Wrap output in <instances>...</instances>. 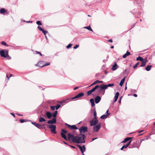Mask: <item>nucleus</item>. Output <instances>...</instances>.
<instances>
[{"label":"nucleus","mask_w":155,"mask_h":155,"mask_svg":"<svg viewBox=\"0 0 155 155\" xmlns=\"http://www.w3.org/2000/svg\"><path fill=\"white\" fill-rule=\"evenodd\" d=\"M26 22L28 23H32V21H26Z\"/></svg>","instance_id":"59"},{"label":"nucleus","mask_w":155,"mask_h":155,"mask_svg":"<svg viewBox=\"0 0 155 155\" xmlns=\"http://www.w3.org/2000/svg\"><path fill=\"white\" fill-rule=\"evenodd\" d=\"M51 109L52 110H54L55 108V106H51L50 107Z\"/></svg>","instance_id":"43"},{"label":"nucleus","mask_w":155,"mask_h":155,"mask_svg":"<svg viewBox=\"0 0 155 155\" xmlns=\"http://www.w3.org/2000/svg\"><path fill=\"white\" fill-rule=\"evenodd\" d=\"M77 146L80 149L82 153H83V152L85 151V148L84 145H83L82 147H81L80 145H78Z\"/></svg>","instance_id":"12"},{"label":"nucleus","mask_w":155,"mask_h":155,"mask_svg":"<svg viewBox=\"0 0 155 155\" xmlns=\"http://www.w3.org/2000/svg\"><path fill=\"white\" fill-rule=\"evenodd\" d=\"M17 114L19 116H22V114Z\"/></svg>","instance_id":"61"},{"label":"nucleus","mask_w":155,"mask_h":155,"mask_svg":"<svg viewBox=\"0 0 155 155\" xmlns=\"http://www.w3.org/2000/svg\"><path fill=\"white\" fill-rule=\"evenodd\" d=\"M12 76V74H10V76L9 77L7 75H6V77H7V78H8V80H9V78H10V77H11Z\"/></svg>","instance_id":"49"},{"label":"nucleus","mask_w":155,"mask_h":155,"mask_svg":"<svg viewBox=\"0 0 155 155\" xmlns=\"http://www.w3.org/2000/svg\"><path fill=\"white\" fill-rule=\"evenodd\" d=\"M109 114V115H110V114L108 113V110H107L106 112V113L105 114Z\"/></svg>","instance_id":"50"},{"label":"nucleus","mask_w":155,"mask_h":155,"mask_svg":"<svg viewBox=\"0 0 155 155\" xmlns=\"http://www.w3.org/2000/svg\"><path fill=\"white\" fill-rule=\"evenodd\" d=\"M65 125L68 127V128H69L72 129H78V128L76 127L75 125H71L67 123L65 124Z\"/></svg>","instance_id":"13"},{"label":"nucleus","mask_w":155,"mask_h":155,"mask_svg":"<svg viewBox=\"0 0 155 155\" xmlns=\"http://www.w3.org/2000/svg\"><path fill=\"white\" fill-rule=\"evenodd\" d=\"M39 121L40 122H45L46 121V120L43 117H40L39 118Z\"/></svg>","instance_id":"24"},{"label":"nucleus","mask_w":155,"mask_h":155,"mask_svg":"<svg viewBox=\"0 0 155 155\" xmlns=\"http://www.w3.org/2000/svg\"><path fill=\"white\" fill-rule=\"evenodd\" d=\"M1 44L2 45L5 46H6L7 45L6 43L4 41L2 42Z\"/></svg>","instance_id":"41"},{"label":"nucleus","mask_w":155,"mask_h":155,"mask_svg":"<svg viewBox=\"0 0 155 155\" xmlns=\"http://www.w3.org/2000/svg\"><path fill=\"white\" fill-rule=\"evenodd\" d=\"M58 113V111H55L52 114V117H53V118H56L57 114Z\"/></svg>","instance_id":"27"},{"label":"nucleus","mask_w":155,"mask_h":155,"mask_svg":"<svg viewBox=\"0 0 155 155\" xmlns=\"http://www.w3.org/2000/svg\"><path fill=\"white\" fill-rule=\"evenodd\" d=\"M114 84H108L107 85H104V84H101L100 85H99L100 88H101V90H105L108 87H111L113 86L114 85Z\"/></svg>","instance_id":"4"},{"label":"nucleus","mask_w":155,"mask_h":155,"mask_svg":"<svg viewBox=\"0 0 155 155\" xmlns=\"http://www.w3.org/2000/svg\"><path fill=\"white\" fill-rule=\"evenodd\" d=\"M42 31L43 32V33H44L45 35H46V34L48 33V31L45 30L44 29Z\"/></svg>","instance_id":"42"},{"label":"nucleus","mask_w":155,"mask_h":155,"mask_svg":"<svg viewBox=\"0 0 155 155\" xmlns=\"http://www.w3.org/2000/svg\"><path fill=\"white\" fill-rule=\"evenodd\" d=\"M101 127V124L99 123L97 125L94 126L93 128V132H97L98 131Z\"/></svg>","instance_id":"5"},{"label":"nucleus","mask_w":155,"mask_h":155,"mask_svg":"<svg viewBox=\"0 0 155 155\" xmlns=\"http://www.w3.org/2000/svg\"><path fill=\"white\" fill-rule=\"evenodd\" d=\"M108 41L110 42H112L113 41L112 40V39H110L108 40Z\"/></svg>","instance_id":"53"},{"label":"nucleus","mask_w":155,"mask_h":155,"mask_svg":"<svg viewBox=\"0 0 155 155\" xmlns=\"http://www.w3.org/2000/svg\"><path fill=\"white\" fill-rule=\"evenodd\" d=\"M25 120L24 119H21L20 120V122L21 123H23V122H25Z\"/></svg>","instance_id":"46"},{"label":"nucleus","mask_w":155,"mask_h":155,"mask_svg":"<svg viewBox=\"0 0 155 155\" xmlns=\"http://www.w3.org/2000/svg\"><path fill=\"white\" fill-rule=\"evenodd\" d=\"M97 137L92 138V141H94V140H95V139H97Z\"/></svg>","instance_id":"55"},{"label":"nucleus","mask_w":155,"mask_h":155,"mask_svg":"<svg viewBox=\"0 0 155 155\" xmlns=\"http://www.w3.org/2000/svg\"><path fill=\"white\" fill-rule=\"evenodd\" d=\"M133 96L134 97H137V95L136 94H134V95H133Z\"/></svg>","instance_id":"52"},{"label":"nucleus","mask_w":155,"mask_h":155,"mask_svg":"<svg viewBox=\"0 0 155 155\" xmlns=\"http://www.w3.org/2000/svg\"><path fill=\"white\" fill-rule=\"evenodd\" d=\"M75 137L73 135L71 134V133H69L68 134V138L69 139H72V141L74 142V140L75 138Z\"/></svg>","instance_id":"11"},{"label":"nucleus","mask_w":155,"mask_h":155,"mask_svg":"<svg viewBox=\"0 0 155 155\" xmlns=\"http://www.w3.org/2000/svg\"><path fill=\"white\" fill-rule=\"evenodd\" d=\"M84 95V94L82 93H79L77 95H76L74 97L72 98L71 99H67L66 100H64L61 102V103H67L68 101H67L69 100V101H71L72 100L74 99L75 98H77L80 97H81L82 96H83Z\"/></svg>","instance_id":"3"},{"label":"nucleus","mask_w":155,"mask_h":155,"mask_svg":"<svg viewBox=\"0 0 155 155\" xmlns=\"http://www.w3.org/2000/svg\"><path fill=\"white\" fill-rule=\"evenodd\" d=\"M151 67V65H148L145 68V69L147 71H149L150 70Z\"/></svg>","instance_id":"33"},{"label":"nucleus","mask_w":155,"mask_h":155,"mask_svg":"<svg viewBox=\"0 0 155 155\" xmlns=\"http://www.w3.org/2000/svg\"><path fill=\"white\" fill-rule=\"evenodd\" d=\"M117 68V65L116 63H115L112 67V69L113 71H115L116 70Z\"/></svg>","instance_id":"23"},{"label":"nucleus","mask_w":155,"mask_h":155,"mask_svg":"<svg viewBox=\"0 0 155 155\" xmlns=\"http://www.w3.org/2000/svg\"><path fill=\"white\" fill-rule=\"evenodd\" d=\"M41 63V62H39L37 64H36V65L37 66H38L41 67H43L45 66L49 65L50 64V63L49 62H47L44 65H43L42 66H41L40 65V64Z\"/></svg>","instance_id":"14"},{"label":"nucleus","mask_w":155,"mask_h":155,"mask_svg":"<svg viewBox=\"0 0 155 155\" xmlns=\"http://www.w3.org/2000/svg\"><path fill=\"white\" fill-rule=\"evenodd\" d=\"M125 78L124 77L123 79H122L120 81L119 85L120 86H122L124 83V82L125 80Z\"/></svg>","instance_id":"30"},{"label":"nucleus","mask_w":155,"mask_h":155,"mask_svg":"<svg viewBox=\"0 0 155 155\" xmlns=\"http://www.w3.org/2000/svg\"><path fill=\"white\" fill-rule=\"evenodd\" d=\"M70 146L72 148H75V147L74 146Z\"/></svg>","instance_id":"58"},{"label":"nucleus","mask_w":155,"mask_h":155,"mask_svg":"<svg viewBox=\"0 0 155 155\" xmlns=\"http://www.w3.org/2000/svg\"><path fill=\"white\" fill-rule=\"evenodd\" d=\"M72 45V44H68L67 46V48L68 49H69L70 48L71 46Z\"/></svg>","instance_id":"37"},{"label":"nucleus","mask_w":155,"mask_h":155,"mask_svg":"<svg viewBox=\"0 0 155 155\" xmlns=\"http://www.w3.org/2000/svg\"><path fill=\"white\" fill-rule=\"evenodd\" d=\"M114 48V46H111V48Z\"/></svg>","instance_id":"63"},{"label":"nucleus","mask_w":155,"mask_h":155,"mask_svg":"<svg viewBox=\"0 0 155 155\" xmlns=\"http://www.w3.org/2000/svg\"><path fill=\"white\" fill-rule=\"evenodd\" d=\"M36 24L38 25H42L40 21H37L36 22Z\"/></svg>","instance_id":"40"},{"label":"nucleus","mask_w":155,"mask_h":155,"mask_svg":"<svg viewBox=\"0 0 155 155\" xmlns=\"http://www.w3.org/2000/svg\"><path fill=\"white\" fill-rule=\"evenodd\" d=\"M93 115H94V119H97V113H96L95 110H94V112Z\"/></svg>","instance_id":"35"},{"label":"nucleus","mask_w":155,"mask_h":155,"mask_svg":"<svg viewBox=\"0 0 155 155\" xmlns=\"http://www.w3.org/2000/svg\"><path fill=\"white\" fill-rule=\"evenodd\" d=\"M84 139V135L80 134V135L75 137L74 142L77 143H84L85 142Z\"/></svg>","instance_id":"1"},{"label":"nucleus","mask_w":155,"mask_h":155,"mask_svg":"<svg viewBox=\"0 0 155 155\" xmlns=\"http://www.w3.org/2000/svg\"><path fill=\"white\" fill-rule=\"evenodd\" d=\"M36 54H39L40 55V56H42V54H41V52H40L39 51H36Z\"/></svg>","instance_id":"45"},{"label":"nucleus","mask_w":155,"mask_h":155,"mask_svg":"<svg viewBox=\"0 0 155 155\" xmlns=\"http://www.w3.org/2000/svg\"><path fill=\"white\" fill-rule=\"evenodd\" d=\"M109 115V114H104L103 115H102L101 117L100 118L101 119H104L107 118L108 116Z\"/></svg>","instance_id":"22"},{"label":"nucleus","mask_w":155,"mask_h":155,"mask_svg":"<svg viewBox=\"0 0 155 155\" xmlns=\"http://www.w3.org/2000/svg\"><path fill=\"white\" fill-rule=\"evenodd\" d=\"M56 122V118H53L52 120H50L48 121L47 123L48 124H55Z\"/></svg>","instance_id":"15"},{"label":"nucleus","mask_w":155,"mask_h":155,"mask_svg":"<svg viewBox=\"0 0 155 155\" xmlns=\"http://www.w3.org/2000/svg\"><path fill=\"white\" fill-rule=\"evenodd\" d=\"M42 126L40 124L37 123L36 125H35V127L39 129L42 128Z\"/></svg>","instance_id":"29"},{"label":"nucleus","mask_w":155,"mask_h":155,"mask_svg":"<svg viewBox=\"0 0 155 155\" xmlns=\"http://www.w3.org/2000/svg\"><path fill=\"white\" fill-rule=\"evenodd\" d=\"M99 87H100L99 85H97L94 88H92L91 90L88 91L87 92V94L88 95H90L91 94L94 92L96 89L97 88H98Z\"/></svg>","instance_id":"10"},{"label":"nucleus","mask_w":155,"mask_h":155,"mask_svg":"<svg viewBox=\"0 0 155 155\" xmlns=\"http://www.w3.org/2000/svg\"><path fill=\"white\" fill-rule=\"evenodd\" d=\"M98 83H103V81H99L98 80Z\"/></svg>","instance_id":"57"},{"label":"nucleus","mask_w":155,"mask_h":155,"mask_svg":"<svg viewBox=\"0 0 155 155\" xmlns=\"http://www.w3.org/2000/svg\"><path fill=\"white\" fill-rule=\"evenodd\" d=\"M79 46V45H76L74 47V48L76 49Z\"/></svg>","instance_id":"47"},{"label":"nucleus","mask_w":155,"mask_h":155,"mask_svg":"<svg viewBox=\"0 0 155 155\" xmlns=\"http://www.w3.org/2000/svg\"><path fill=\"white\" fill-rule=\"evenodd\" d=\"M126 84H127V83H126V86L125 87V90H126L127 89V87L126 86Z\"/></svg>","instance_id":"60"},{"label":"nucleus","mask_w":155,"mask_h":155,"mask_svg":"<svg viewBox=\"0 0 155 155\" xmlns=\"http://www.w3.org/2000/svg\"><path fill=\"white\" fill-rule=\"evenodd\" d=\"M61 107V105L59 104H58L57 106H55V109L56 110H58L60 107Z\"/></svg>","instance_id":"39"},{"label":"nucleus","mask_w":155,"mask_h":155,"mask_svg":"<svg viewBox=\"0 0 155 155\" xmlns=\"http://www.w3.org/2000/svg\"><path fill=\"white\" fill-rule=\"evenodd\" d=\"M98 83V80H97L96 81H94L93 83H92L90 86L89 87H91L92 86V85L97 84Z\"/></svg>","instance_id":"36"},{"label":"nucleus","mask_w":155,"mask_h":155,"mask_svg":"<svg viewBox=\"0 0 155 155\" xmlns=\"http://www.w3.org/2000/svg\"><path fill=\"white\" fill-rule=\"evenodd\" d=\"M139 64V62H137L135 65H134L133 67V68H136L137 67L138 65Z\"/></svg>","instance_id":"44"},{"label":"nucleus","mask_w":155,"mask_h":155,"mask_svg":"<svg viewBox=\"0 0 155 155\" xmlns=\"http://www.w3.org/2000/svg\"><path fill=\"white\" fill-rule=\"evenodd\" d=\"M119 95V93L118 92H117L116 93L115 96L114 97V102H116L118 98V96Z\"/></svg>","instance_id":"21"},{"label":"nucleus","mask_w":155,"mask_h":155,"mask_svg":"<svg viewBox=\"0 0 155 155\" xmlns=\"http://www.w3.org/2000/svg\"><path fill=\"white\" fill-rule=\"evenodd\" d=\"M45 38L46 39H47V36H45Z\"/></svg>","instance_id":"64"},{"label":"nucleus","mask_w":155,"mask_h":155,"mask_svg":"<svg viewBox=\"0 0 155 155\" xmlns=\"http://www.w3.org/2000/svg\"><path fill=\"white\" fill-rule=\"evenodd\" d=\"M46 115L48 119H50L52 117V114L49 111H47L46 113Z\"/></svg>","instance_id":"16"},{"label":"nucleus","mask_w":155,"mask_h":155,"mask_svg":"<svg viewBox=\"0 0 155 155\" xmlns=\"http://www.w3.org/2000/svg\"><path fill=\"white\" fill-rule=\"evenodd\" d=\"M143 60H144L140 56H139L137 57L136 58V61H138L139 60L140 61H143Z\"/></svg>","instance_id":"32"},{"label":"nucleus","mask_w":155,"mask_h":155,"mask_svg":"<svg viewBox=\"0 0 155 155\" xmlns=\"http://www.w3.org/2000/svg\"><path fill=\"white\" fill-rule=\"evenodd\" d=\"M6 12V10L4 8H1L0 10V12L1 14H4Z\"/></svg>","instance_id":"34"},{"label":"nucleus","mask_w":155,"mask_h":155,"mask_svg":"<svg viewBox=\"0 0 155 155\" xmlns=\"http://www.w3.org/2000/svg\"><path fill=\"white\" fill-rule=\"evenodd\" d=\"M133 137H127L125 138L124 141L122 142V143H125L127 142V141L130 140V139H132Z\"/></svg>","instance_id":"28"},{"label":"nucleus","mask_w":155,"mask_h":155,"mask_svg":"<svg viewBox=\"0 0 155 155\" xmlns=\"http://www.w3.org/2000/svg\"><path fill=\"white\" fill-rule=\"evenodd\" d=\"M78 87H74V90H76L78 88Z\"/></svg>","instance_id":"56"},{"label":"nucleus","mask_w":155,"mask_h":155,"mask_svg":"<svg viewBox=\"0 0 155 155\" xmlns=\"http://www.w3.org/2000/svg\"><path fill=\"white\" fill-rule=\"evenodd\" d=\"M67 130H65L63 129L61 130V136L62 138H64V139H65L66 140H67V137L65 134L67 133Z\"/></svg>","instance_id":"7"},{"label":"nucleus","mask_w":155,"mask_h":155,"mask_svg":"<svg viewBox=\"0 0 155 155\" xmlns=\"http://www.w3.org/2000/svg\"><path fill=\"white\" fill-rule=\"evenodd\" d=\"M84 28L87 29L89 31H93V30L92 29L90 25H89V26H88L84 27Z\"/></svg>","instance_id":"31"},{"label":"nucleus","mask_w":155,"mask_h":155,"mask_svg":"<svg viewBox=\"0 0 155 155\" xmlns=\"http://www.w3.org/2000/svg\"><path fill=\"white\" fill-rule=\"evenodd\" d=\"M31 123L32 124L34 125L35 126V125H36L37 124L35 122H31Z\"/></svg>","instance_id":"48"},{"label":"nucleus","mask_w":155,"mask_h":155,"mask_svg":"<svg viewBox=\"0 0 155 155\" xmlns=\"http://www.w3.org/2000/svg\"><path fill=\"white\" fill-rule=\"evenodd\" d=\"M132 141V140H130V141L128 143H127L126 145H124L120 149V150H123V149L125 148H126L130 144L131 142Z\"/></svg>","instance_id":"17"},{"label":"nucleus","mask_w":155,"mask_h":155,"mask_svg":"<svg viewBox=\"0 0 155 155\" xmlns=\"http://www.w3.org/2000/svg\"><path fill=\"white\" fill-rule=\"evenodd\" d=\"M130 53L128 51H127V52H126V53L123 56V57L124 58H126V57L128 56H129V55H130Z\"/></svg>","instance_id":"25"},{"label":"nucleus","mask_w":155,"mask_h":155,"mask_svg":"<svg viewBox=\"0 0 155 155\" xmlns=\"http://www.w3.org/2000/svg\"><path fill=\"white\" fill-rule=\"evenodd\" d=\"M98 123V121L97 119H94L90 121V125L91 126H93L96 125Z\"/></svg>","instance_id":"8"},{"label":"nucleus","mask_w":155,"mask_h":155,"mask_svg":"<svg viewBox=\"0 0 155 155\" xmlns=\"http://www.w3.org/2000/svg\"><path fill=\"white\" fill-rule=\"evenodd\" d=\"M38 30H39L40 31H42L44 30V29L43 28H42L40 26H38Z\"/></svg>","instance_id":"38"},{"label":"nucleus","mask_w":155,"mask_h":155,"mask_svg":"<svg viewBox=\"0 0 155 155\" xmlns=\"http://www.w3.org/2000/svg\"><path fill=\"white\" fill-rule=\"evenodd\" d=\"M101 97L99 96H97L95 98V101L96 104L98 103L101 101Z\"/></svg>","instance_id":"18"},{"label":"nucleus","mask_w":155,"mask_h":155,"mask_svg":"<svg viewBox=\"0 0 155 155\" xmlns=\"http://www.w3.org/2000/svg\"><path fill=\"white\" fill-rule=\"evenodd\" d=\"M90 102L91 104V106L92 107H93L95 105V104L94 103V99H91L90 100Z\"/></svg>","instance_id":"26"},{"label":"nucleus","mask_w":155,"mask_h":155,"mask_svg":"<svg viewBox=\"0 0 155 155\" xmlns=\"http://www.w3.org/2000/svg\"><path fill=\"white\" fill-rule=\"evenodd\" d=\"M147 61L148 60H147V58H145L144 60H143V61H142V64L140 66L141 67L144 66L145 65V64Z\"/></svg>","instance_id":"19"},{"label":"nucleus","mask_w":155,"mask_h":155,"mask_svg":"<svg viewBox=\"0 0 155 155\" xmlns=\"http://www.w3.org/2000/svg\"><path fill=\"white\" fill-rule=\"evenodd\" d=\"M79 130L80 134H82L81 133L82 132L84 133L86 132L87 131V127H82L79 128Z\"/></svg>","instance_id":"9"},{"label":"nucleus","mask_w":155,"mask_h":155,"mask_svg":"<svg viewBox=\"0 0 155 155\" xmlns=\"http://www.w3.org/2000/svg\"><path fill=\"white\" fill-rule=\"evenodd\" d=\"M11 114L14 117H15V114H14V113H11Z\"/></svg>","instance_id":"51"},{"label":"nucleus","mask_w":155,"mask_h":155,"mask_svg":"<svg viewBox=\"0 0 155 155\" xmlns=\"http://www.w3.org/2000/svg\"><path fill=\"white\" fill-rule=\"evenodd\" d=\"M143 130H140V131H138V133H140L142 132H143Z\"/></svg>","instance_id":"54"},{"label":"nucleus","mask_w":155,"mask_h":155,"mask_svg":"<svg viewBox=\"0 0 155 155\" xmlns=\"http://www.w3.org/2000/svg\"><path fill=\"white\" fill-rule=\"evenodd\" d=\"M0 54L2 57L5 58L8 57V59H11V57L8 55V50L0 51Z\"/></svg>","instance_id":"2"},{"label":"nucleus","mask_w":155,"mask_h":155,"mask_svg":"<svg viewBox=\"0 0 155 155\" xmlns=\"http://www.w3.org/2000/svg\"><path fill=\"white\" fill-rule=\"evenodd\" d=\"M121 98V97H120V98ZM120 102H121V99H120L119 100V103H120Z\"/></svg>","instance_id":"62"},{"label":"nucleus","mask_w":155,"mask_h":155,"mask_svg":"<svg viewBox=\"0 0 155 155\" xmlns=\"http://www.w3.org/2000/svg\"><path fill=\"white\" fill-rule=\"evenodd\" d=\"M48 127L50 129L51 131V133L56 134V133L55 131L56 126L55 125H50L48 126Z\"/></svg>","instance_id":"6"},{"label":"nucleus","mask_w":155,"mask_h":155,"mask_svg":"<svg viewBox=\"0 0 155 155\" xmlns=\"http://www.w3.org/2000/svg\"><path fill=\"white\" fill-rule=\"evenodd\" d=\"M119 95V93L118 92H117L116 93L115 96L114 97V102H116L118 98V96Z\"/></svg>","instance_id":"20"}]
</instances>
